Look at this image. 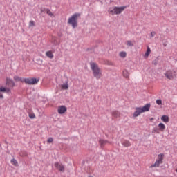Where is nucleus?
<instances>
[{"label": "nucleus", "instance_id": "obj_1", "mask_svg": "<svg viewBox=\"0 0 177 177\" xmlns=\"http://www.w3.org/2000/svg\"><path fill=\"white\" fill-rule=\"evenodd\" d=\"M91 69L93 71V75L96 80H100L103 77V72L99 67V65L95 62L90 63Z\"/></svg>", "mask_w": 177, "mask_h": 177}, {"label": "nucleus", "instance_id": "obj_2", "mask_svg": "<svg viewBox=\"0 0 177 177\" xmlns=\"http://www.w3.org/2000/svg\"><path fill=\"white\" fill-rule=\"evenodd\" d=\"M78 17H81L80 13H75L68 20V24L72 26V28H77L78 27Z\"/></svg>", "mask_w": 177, "mask_h": 177}, {"label": "nucleus", "instance_id": "obj_3", "mask_svg": "<svg viewBox=\"0 0 177 177\" xmlns=\"http://www.w3.org/2000/svg\"><path fill=\"white\" fill-rule=\"evenodd\" d=\"M150 104H147L143 107L136 108V111L133 113V117H139V115L142 114V113H146V111H149L150 110Z\"/></svg>", "mask_w": 177, "mask_h": 177}, {"label": "nucleus", "instance_id": "obj_4", "mask_svg": "<svg viewBox=\"0 0 177 177\" xmlns=\"http://www.w3.org/2000/svg\"><path fill=\"white\" fill-rule=\"evenodd\" d=\"M125 9H127V6H121V7H114L113 8H110L108 10V12L111 14V15H120V13H122V12H124V10H125Z\"/></svg>", "mask_w": 177, "mask_h": 177}, {"label": "nucleus", "instance_id": "obj_5", "mask_svg": "<svg viewBox=\"0 0 177 177\" xmlns=\"http://www.w3.org/2000/svg\"><path fill=\"white\" fill-rule=\"evenodd\" d=\"M165 77L170 81H174L176 78V72L175 70H168L164 73Z\"/></svg>", "mask_w": 177, "mask_h": 177}, {"label": "nucleus", "instance_id": "obj_6", "mask_svg": "<svg viewBox=\"0 0 177 177\" xmlns=\"http://www.w3.org/2000/svg\"><path fill=\"white\" fill-rule=\"evenodd\" d=\"M24 82L28 85H35L39 82V79L37 78H24Z\"/></svg>", "mask_w": 177, "mask_h": 177}, {"label": "nucleus", "instance_id": "obj_7", "mask_svg": "<svg viewBox=\"0 0 177 177\" xmlns=\"http://www.w3.org/2000/svg\"><path fill=\"white\" fill-rule=\"evenodd\" d=\"M54 167H55V168L58 171H59V172H64V165H63V164L59 162H55L54 164Z\"/></svg>", "mask_w": 177, "mask_h": 177}, {"label": "nucleus", "instance_id": "obj_8", "mask_svg": "<svg viewBox=\"0 0 177 177\" xmlns=\"http://www.w3.org/2000/svg\"><path fill=\"white\" fill-rule=\"evenodd\" d=\"M57 111H58V114H64L65 113L67 112V107L63 105L58 106Z\"/></svg>", "mask_w": 177, "mask_h": 177}, {"label": "nucleus", "instance_id": "obj_9", "mask_svg": "<svg viewBox=\"0 0 177 177\" xmlns=\"http://www.w3.org/2000/svg\"><path fill=\"white\" fill-rule=\"evenodd\" d=\"M10 93V88H6L3 86H0V93Z\"/></svg>", "mask_w": 177, "mask_h": 177}, {"label": "nucleus", "instance_id": "obj_10", "mask_svg": "<svg viewBox=\"0 0 177 177\" xmlns=\"http://www.w3.org/2000/svg\"><path fill=\"white\" fill-rule=\"evenodd\" d=\"M99 143H100L101 147H104V146H106V145H107V144L110 145L111 142L107 140L100 139L99 140Z\"/></svg>", "mask_w": 177, "mask_h": 177}, {"label": "nucleus", "instance_id": "obj_11", "mask_svg": "<svg viewBox=\"0 0 177 177\" xmlns=\"http://www.w3.org/2000/svg\"><path fill=\"white\" fill-rule=\"evenodd\" d=\"M6 85H8V86H12L13 88V86H15V82H13V80H12V79L10 78H6Z\"/></svg>", "mask_w": 177, "mask_h": 177}, {"label": "nucleus", "instance_id": "obj_12", "mask_svg": "<svg viewBox=\"0 0 177 177\" xmlns=\"http://www.w3.org/2000/svg\"><path fill=\"white\" fill-rule=\"evenodd\" d=\"M161 164H162V162H160V160H156L155 163L150 166V168H158V167H160Z\"/></svg>", "mask_w": 177, "mask_h": 177}, {"label": "nucleus", "instance_id": "obj_13", "mask_svg": "<svg viewBox=\"0 0 177 177\" xmlns=\"http://www.w3.org/2000/svg\"><path fill=\"white\" fill-rule=\"evenodd\" d=\"M150 53H151V49H150V47L147 46V51L144 55V58L147 59L150 55Z\"/></svg>", "mask_w": 177, "mask_h": 177}, {"label": "nucleus", "instance_id": "obj_14", "mask_svg": "<svg viewBox=\"0 0 177 177\" xmlns=\"http://www.w3.org/2000/svg\"><path fill=\"white\" fill-rule=\"evenodd\" d=\"M122 75L124 78H127V80H129V75H130L129 71H128V70L127 69L123 70Z\"/></svg>", "mask_w": 177, "mask_h": 177}, {"label": "nucleus", "instance_id": "obj_15", "mask_svg": "<svg viewBox=\"0 0 177 177\" xmlns=\"http://www.w3.org/2000/svg\"><path fill=\"white\" fill-rule=\"evenodd\" d=\"M41 12H46V13H47V15H48V16H50V17L53 16V13H52V12H50V10H49L48 8H41Z\"/></svg>", "mask_w": 177, "mask_h": 177}, {"label": "nucleus", "instance_id": "obj_16", "mask_svg": "<svg viewBox=\"0 0 177 177\" xmlns=\"http://www.w3.org/2000/svg\"><path fill=\"white\" fill-rule=\"evenodd\" d=\"M158 128L160 132H164V131H165V124H164V123H159Z\"/></svg>", "mask_w": 177, "mask_h": 177}, {"label": "nucleus", "instance_id": "obj_17", "mask_svg": "<svg viewBox=\"0 0 177 177\" xmlns=\"http://www.w3.org/2000/svg\"><path fill=\"white\" fill-rule=\"evenodd\" d=\"M161 120L163 122H165V124L168 123V122L169 121V117L168 115H162L161 117Z\"/></svg>", "mask_w": 177, "mask_h": 177}, {"label": "nucleus", "instance_id": "obj_18", "mask_svg": "<svg viewBox=\"0 0 177 177\" xmlns=\"http://www.w3.org/2000/svg\"><path fill=\"white\" fill-rule=\"evenodd\" d=\"M14 80L16 81V82H24V78L19 76H14Z\"/></svg>", "mask_w": 177, "mask_h": 177}, {"label": "nucleus", "instance_id": "obj_19", "mask_svg": "<svg viewBox=\"0 0 177 177\" xmlns=\"http://www.w3.org/2000/svg\"><path fill=\"white\" fill-rule=\"evenodd\" d=\"M156 160L162 163L163 161H164V154L163 153H160L159 155H158V158H157Z\"/></svg>", "mask_w": 177, "mask_h": 177}, {"label": "nucleus", "instance_id": "obj_20", "mask_svg": "<svg viewBox=\"0 0 177 177\" xmlns=\"http://www.w3.org/2000/svg\"><path fill=\"white\" fill-rule=\"evenodd\" d=\"M46 56H47V57H48L49 59H53L54 55H53V52L52 51H47L46 53Z\"/></svg>", "mask_w": 177, "mask_h": 177}, {"label": "nucleus", "instance_id": "obj_21", "mask_svg": "<svg viewBox=\"0 0 177 177\" xmlns=\"http://www.w3.org/2000/svg\"><path fill=\"white\" fill-rule=\"evenodd\" d=\"M62 89L64 91H67L68 89V82L64 83L63 84L61 85Z\"/></svg>", "mask_w": 177, "mask_h": 177}, {"label": "nucleus", "instance_id": "obj_22", "mask_svg": "<svg viewBox=\"0 0 177 177\" xmlns=\"http://www.w3.org/2000/svg\"><path fill=\"white\" fill-rule=\"evenodd\" d=\"M122 145L124 146V147H129V146H131V142L128 140H124L122 142Z\"/></svg>", "mask_w": 177, "mask_h": 177}, {"label": "nucleus", "instance_id": "obj_23", "mask_svg": "<svg viewBox=\"0 0 177 177\" xmlns=\"http://www.w3.org/2000/svg\"><path fill=\"white\" fill-rule=\"evenodd\" d=\"M112 115L113 117H114L115 118H117L120 116V112H118V111H114L112 113Z\"/></svg>", "mask_w": 177, "mask_h": 177}, {"label": "nucleus", "instance_id": "obj_24", "mask_svg": "<svg viewBox=\"0 0 177 177\" xmlns=\"http://www.w3.org/2000/svg\"><path fill=\"white\" fill-rule=\"evenodd\" d=\"M119 56L122 59H125V57H127V53L124 51H122L119 53Z\"/></svg>", "mask_w": 177, "mask_h": 177}, {"label": "nucleus", "instance_id": "obj_25", "mask_svg": "<svg viewBox=\"0 0 177 177\" xmlns=\"http://www.w3.org/2000/svg\"><path fill=\"white\" fill-rule=\"evenodd\" d=\"M11 164L12 165H15V167H19V162H17V160H16L15 159L11 160Z\"/></svg>", "mask_w": 177, "mask_h": 177}, {"label": "nucleus", "instance_id": "obj_26", "mask_svg": "<svg viewBox=\"0 0 177 177\" xmlns=\"http://www.w3.org/2000/svg\"><path fill=\"white\" fill-rule=\"evenodd\" d=\"M157 35V33H156L155 31H153L150 33L149 35V38L150 39H153L154 37H156Z\"/></svg>", "mask_w": 177, "mask_h": 177}, {"label": "nucleus", "instance_id": "obj_27", "mask_svg": "<svg viewBox=\"0 0 177 177\" xmlns=\"http://www.w3.org/2000/svg\"><path fill=\"white\" fill-rule=\"evenodd\" d=\"M29 118H30L31 120H34V118H35V113H29Z\"/></svg>", "mask_w": 177, "mask_h": 177}, {"label": "nucleus", "instance_id": "obj_28", "mask_svg": "<svg viewBox=\"0 0 177 177\" xmlns=\"http://www.w3.org/2000/svg\"><path fill=\"white\" fill-rule=\"evenodd\" d=\"M153 133H160V130L158 129H153Z\"/></svg>", "mask_w": 177, "mask_h": 177}, {"label": "nucleus", "instance_id": "obj_29", "mask_svg": "<svg viewBox=\"0 0 177 177\" xmlns=\"http://www.w3.org/2000/svg\"><path fill=\"white\" fill-rule=\"evenodd\" d=\"M156 103L159 105L161 106L162 104V101L161 100H157Z\"/></svg>", "mask_w": 177, "mask_h": 177}, {"label": "nucleus", "instance_id": "obj_30", "mask_svg": "<svg viewBox=\"0 0 177 177\" xmlns=\"http://www.w3.org/2000/svg\"><path fill=\"white\" fill-rule=\"evenodd\" d=\"M53 142V138H49L47 140V143H52Z\"/></svg>", "mask_w": 177, "mask_h": 177}, {"label": "nucleus", "instance_id": "obj_31", "mask_svg": "<svg viewBox=\"0 0 177 177\" xmlns=\"http://www.w3.org/2000/svg\"><path fill=\"white\" fill-rule=\"evenodd\" d=\"M35 26L34 21H30L29 23V27H32Z\"/></svg>", "mask_w": 177, "mask_h": 177}, {"label": "nucleus", "instance_id": "obj_32", "mask_svg": "<svg viewBox=\"0 0 177 177\" xmlns=\"http://www.w3.org/2000/svg\"><path fill=\"white\" fill-rule=\"evenodd\" d=\"M127 45H132V41L128 40V41H127Z\"/></svg>", "mask_w": 177, "mask_h": 177}, {"label": "nucleus", "instance_id": "obj_33", "mask_svg": "<svg viewBox=\"0 0 177 177\" xmlns=\"http://www.w3.org/2000/svg\"><path fill=\"white\" fill-rule=\"evenodd\" d=\"M0 99H3V95L0 93Z\"/></svg>", "mask_w": 177, "mask_h": 177}, {"label": "nucleus", "instance_id": "obj_34", "mask_svg": "<svg viewBox=\"0 0 177 177\" xmlns=\"http://www.w3.org/2000/svg\"><path fill=\"white\" fill-rule=\"evenodd\" d=\"M153 120H154V118H151L150 119V121H153Z\"/></svg>", "mask_w": 177, "mask_h": 177}, {"label": "nucleus", "instance_id": "obj_35", "mask_svg": "<svg viewBox=\"0 0 177 177\" xmlns=\"http://www.w3.org/2000/svg\"><path fill=\"white\" fill-rule=\"evenodd\" d=\"M53 39L54 41H55L56 38L54 37Z\"/></svg>", "mask_w": 177, "mask_h": 177}]
</instances>
